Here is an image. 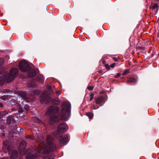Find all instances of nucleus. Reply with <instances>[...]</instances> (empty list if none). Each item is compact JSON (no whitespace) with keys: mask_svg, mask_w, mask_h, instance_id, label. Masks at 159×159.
Instances as JSON below:
<instances>
[{"mask_svg":"<svg viewBox=\"0 0 159 159\" xmlns=\"http://www.w3.org/2000/svg\"><path fill=\"white\" fill-rule=\"evenodd\" d=\"M61 91H57L56 92V93L57 96H59L61 94Z\"/></svg>","mask_w":159,"mask_h":159,"instance_id":"obj_31","label":"nucleus"},{"mask_svg":"<svg viewBox=\"0 0 159 159\" xmlns=\"http://www.w3.org/2000/svg\"><path fill=\"white\" fill-rule=\"evenodd\" d=\"M121 75V74L120 73H117L115 76L116 78H117L119 77Z\"/></svg>","mask_w":159,"mask_h":159,"instance_id":"obj_28","label":"nucleus"},{"mask_svg":"<svg viewBox=\"0 0 159 159\" xmlns=\"http://www.w3.org/2000/svg\"><path fill=\"white\" fill-rule=\"evenodd\" d=\"M19 68L23 72L29 73L28 76L32 78L37 74L38 69L31 68L27 62L21 61L19 65Z\"/></svg>","mask_w":159,"mask_h":159,"instance_id":"obj_5","label":"nucleus"},{"mask_svg":"<svg viewBox=\"0 0 159 159\" xmlns=\"http://www.w3.org/2000/svg\"><path fill=\"white\" fill-rule=\"evenodd\" d=\"M36 80L37 81L41 84H43L44 82L43 77L41 75H39L37 76Z\"/></svg>","mask_w":159,"mask_h":159,"instance_id":"obj_10","label":"nucleus"},{"mask_svg":"<svg viewBox=\"0 0 159 159\" xmlns=\"http://www.w3.org/2000/svg\"><path fill=\"white\" fill-rule=\"evenodd\" d=\"M2 98H6V97H5H5L3 96V97H2Z\"/></svg>","mask_w":159,"mask_h":159,"instance_id":"obj_41","label":"nucleus"},{"mask_svg":"<svg viewBox=\"0 0 159 159\" xmlns=\"http://www.w3.org/2000/svg\"><path fill=\"white\" fill-rule=\"evenodd\" d=\"M140 49H143L144 48L142 46H139L138 47Z\"/></svg>","mask_w":159,"mask_h":159,"instance_id":"obj_33","label":"nucleus"},{"mask_svg":"<svg viewBox=\"0 0 159 159\" xmlns=\"http://www.w3.org/2000/svg\"><path fill=\"white\" fill-rule=\"evenodd\" d=\"M8 113V112L7 111H2V112H1V114L2 116H5L6 114H7Z\"/></svg>","mask_w":159,"mask_h":159,"instance_id":"obj_19","label":"nucleus"},{"mask_svg":"<svg viewBox=\"0 0 159 159\" xmlns=\"http://www.w3.org/2000/svg\"><path fill=\"white\" fill-rule=\"evenodd\" d=\"M12 117V116H10L8 117L7 119V123L9 124L11 123V120Z\"/></svg>","mask_w":159,"mask_h":159,"instance_id":"obj_13","label":"nucleus"},{"mask_svg":"<svg viewBox=\"0 0 159 159\" xmlns=\"http://www.w3.org/2000/svg\"><path fill=\"white\" fill-rule=\"evenodd\" d=\"M116 65V63H113L111 64L110 65V66L111 68H114L115 67V66Z\"/></svg>","mask_w":159,"mask_h":159,"instance_id":"obj_26","label":"nucleus"},{"mask_svg":"<svg viewBox=\"0 0 159 159\" xmlns=\"http://www.w3.org/2000/svg\"><path fill=\"white\" fill-rule=\"evenodd\" d=\"M19 129H20V131L21 132V130H22V129H21V128H19Z\"/></svg>","mask_w":159,"mask_h":159,"instance_id":"obj_39","label":"nucleus"},{"mask_svg":"<svg viewBox=\"0 0 159 159\" xmlns=\"http://www.w3.org/2000/svg\"><path fill=\"white\" fill-rule=\"evenodd\" d=\"M129 70H126L123 73L122 75H125L127 74V73H129Z\"/></svg>","mask_w":159,"mask_h":159,"instance_id":"obj_23","label":"nucleus"},{"mask_svg":"<svg viewBox=\"0 0 159 159\" xmlns=\"http://www.w3.org/2000/svg\"><path fill=\"white\" fill-rule=\"evenodd\" d=\"M94 94L93 93L91 94L90 95V101H91L94 98Z\"/></svg>","mask_w":159,"mask_h":159,"instance_id":"obj_20","label":"nucleus"},{"mask_svg":"<svg viewBox=\"0 0 159 159\" xmlns=\"http://www.w3.org/2000/svg\"><path fill=\"white\" fill-rule=\"evenodd\" d=\"M3 144L6 147L10 155V159H17L18 154L17 151L11 148L10 144L7 141L3 142ZM11 148H12L11 147Z\"/></svg>","mask_w":159,"mask_h":159,"instance_id":"obj_6","label":"nucleus"},{"mask_svg":"<svg viewBox=\"0 0 159 159\" xmlns=\"http://www.w3.org/2000/svg\"><path fill=\"white\" fill-rule=\"evenodd\" d=\"M47 88L48 89L49 91L50 92H52V90L51 88V87L49 86H48L47 87Z\"/></svg>","mask_w":159,"mask_h":159,"instance_id":"obj_29","label":"nucleus"},{"mask_svg":"<svg viewBox=\"0 0 159 159\" xmlns=\"http://www.w3.org/2000/svg\"><path fill=\"white\" fill-rule=\"evenodd\" d=\"M55 136L57 137H59V141L61 144L63 145H66L68 143V137L66 135L59 136L57 134L55 135Z\"/></svg>","mask_w":159,"mask_h":159,"instance_id":"obj_9","label":"nucleus"},{"mask_svg":"<svg viewBox=\"0 0 159 159\" xmlns=\"http://www.w3.org/2000/svg\"><path fill=\"white\" fill-rule=\"evenodd\" d=\"M136 81V79L134 78H130L127 81V82L129 83H134Z\"/></svg>","mask_w":159,"mask_h":159,"instance_id":"obj_12","label":"nucleus"},{"mask_svg":"<svg viewBox=\"0 0 159 159\" xmlns=\"http://www.w3.org/2000/svg\"><path fill=\"white\" fill-rule=\"evenodd\" d=\"M6 135L5 133H2L1 134V137L2 138H4L6 137Z\"/></svg>","mask_w":159,"mask_h":159,"instance_id":"obj_21","label":"nucleus"},{"mask_svg":"<svg viewBox=\"0 0 159 159\" xmlns=\"http://www.w3.org/2000/svg\"><path fill=\"white\" fill-rule=\"evenodd\" d=\"M0 159H8V158L7 157H3L2 158H0Z\"/></svg>","mask_w":159,"mask_h":159,"instance_id":"obj_37","label":"nucleus"},{"mask_svg":"<svg viewBox=\"0 0 159 159\" xmlns=\"http://www.w3.org/2000/svg\"><path fill=\"white\" fill-rule=\"evenodd\" d=\"M104 99L103 97L101 96L96 99V103L99 104L102 102H104Z\"/></svg>","mask_w":159,"mask_h":159,"instance_id":"obj_11","label":"nucleus"},{"mask_svg":"<svg viewBox=\"0 0 159 159\" xmlns=\"http://www.w3.org/2000/svg\"><path fill=\"white\" fill-rule=\"evenodd\" d=\"M101 93H103L104 92H102Z\"/></svg>","mask_w":159,"mask_h":159,"instance_id":"obj_40","label":"nucleus"},{"mask_svg":"<svg viewBox=\"0 0 159 159\" xmlns=\"http://www.w3.org/2000/svg\"><path fill=\"white\" fill-rule=\"evenodd\" d=\"M36 86L37 84H36L34 82H31L29 84V86L32 88H34L36 87Z\"/></svg>","mask_w":159,"mask_h":159,"instance_id":"obj_16","label":"nucleus"},{"mask_svg":"<svg viewBox=\"0 0 159 159\" xmlns=\"http://www.w3.org/2000/svg\"><path fill=\"white\" fill-rule=\"evenodd\" d=\"M4 60L3 58H0V66L3 63ZM18 73V70L15 68H12L8 74H7L0 68V85L4 82L9 83L12 81L17 76Z\"/></svg>","mask_w":159,"mask_h":159,"instance_id":"obj_4","label":"nucleus"},{"mask_svg":"<svg viewBox=\"0 0 159 159\" xmlns=\"http://www.w3.org/2000/svg\"><path fill=\"white\" fill-rule=\"evenodd\" d=\"M98 107L97 108H95V107L93 105L91 107V108L93 109H97L98 108Z\"/></svg>","mask_w":159,"mask_h":159,"instance_id":"obj_34","label":"nucleus"},{"mask_svg":"<svg viewBox=\"0 0 159 159\" xmlns=\"http://www.w3.org/2000/svg\"><path fill=\"white\" fill-rule=\"evenodd\" d=\"M149 53H150V52H150V51H149Z\"/></svg>","mask_w":159,"mask_h":159,"instance_id":"obj_42","label":"nucleus"},{"mask_svg":"<svg viewBox=\"0 0 159 159\" xmlns=\"http://www.w3.org/2000/svg\"><path fill=\"white\" fill-rule=\"evenodd\" d=\"M49 92L47 91H44L40 96V102L42 104H45L49 102L51 99L48 94Z\"/></svg>","mask_w":159,"mask_h":159,"instance_id":"obj_7","label":"nucleus"},{"mask_svg":"<svg viewBox=\"0 0 159 159\" xmlns=\"http://www.w3.org/2000/svg\"><path fill=\"white\" fill-rule=\"evenodd\" d=\"M105 67L107 68V69L108 70H109L110 69V66L108 65V64H107L105 65Z\"/></svg>","mask_w":159,"mask_h":159,"instance_id":"obj_32","label":"nucleus"},{"mask_svg":"<svg viewBox=\"0 0 159 159\" xmlns=\"http://www.w3.org/2000/svg\"><path fill=\"white\" fill-rule=\"evenodd\" d=\"M40 143L43 145H40L38 147L33 148L30 147L25 151L27 143L24 141H22L18 147V150L21 155H25L26 159H36L42 154L45 155L49 152L57 150L58 148L53 143V139L50 135H47L46 138V143L44 142V138L41 137Z\"/></svg>","mask_w":159,"mask_h":159,"instance_id":"obj_1","label":"nucleus"},{"mask_svg":"<svg viewBox=\"0 0 159 159\" xmlns=\"http://www.w3.org/2000/svg\"><path fill=\"white\" fill-rule=\"evenodd\" d=\"M61 106L62 109L59 115H57L59 111L57 107L51 106L48 108L47 113L49 116V122L51 124H53L56 122H59L60 120H67L66 116L70 111V104L69 102H63Z\"/></svg>","mask_w":159,"mask_h":159,"instance_id":"obj_2","label":"nucleus"},{"mask_svg":"<svg viewBox=\"0 0 159 159\" xmlns=\"http://www.w3.org/2000/svg\"><path fill=\"white\" fill-rule=\"evenodd\" d=\"M88 89L90 90H92L93 89V87L91 86H89L88 87Z\"/></svg>","mask_w":159,"mask_h":159,"instance_id":"obj_30","label":"nucleus"},{"mask_svg":"<svg viewBox=\"0 0 159 159\" xmlns=\"http://www.w3.org/2000/svg\"><path fill=\"white\" fill-rule=\"evenodd\" d=\"M86 115L89 117V119L92 118L93 116V114L91 112L87 113L86 114Z\"/></svg>","mask_w":159,"mask_h":159,"instance_id":"obj_17","label":"nucleus"},{"mask_svg":"<svg viewBox=\"0 0 159 159\" xmlns=\"http://www.w3.org/2000/svg\"><path fill=\"white\" fill-rule=\"evenodd\" d=\"M32 120L35 122L39 123L40 121V119L36 117H33Z\"/></svg>","mask_w":159,"mask_h":159,"instance_id":"obj_15","label":"nucleus"},{"mask_svg":"<svg viewBox=\"0 0 159 159\" xmlns=\"http://www.w3.org/2000/svg\"><path fill=\"white\" fill-rule=\"evenodd\" d=\"M12 133V132H10L9 133V135L10 136H11V137H14V135H15V133H13L12 134H11Z\"/></svg>","mask_w":159,"mask_h":159,"instance_id":"obj_27","label":"nucleus"},{"mask_svg":"<svg viewBox=\"0 0 159 159\" xmlns=\"http://www.w3.org/2000/svg\"><path fill=\"white\" fill-rule=\"evenodd\" d=\"M39 91L36 90H32L31 94L32 95H36L39 94Z\"/></svg>","mask_w":159,"mask_h":159,"instance_id":"obj_14","label":"nucleus"},{"mask_svg":"<svg viewBox=\"0 0 159 159\" xmlns=\"http://www.w3.org/2000/svg\"><path fill=\"white\" fill-rule=\"evenodd\" d=\"M25 137L26 138L29 139L31 140H33L34 139V137L32 135L26 136Z\"/></svg>","mask_w":159,"mask_h":159,"instance_id":"obj_18","label":"nucleus"},{"mask_svg":"<svg viewBox=\"0 0 159 159\" xmlns=\"http://www.w3.org/2000/svg\"><path fill=\"white\" fill-rule=\"evenodd\" d=\"M149 43H150V44L151 43V42H149Z\"/></svg>","mask_w":159,"mask_h":159,"instance_id":"obj_43","label":"nucleus"},{"mask_svg":"<svg viewBox=\"0 0 159 159\" xmlns=\"http://www.w3.org/2000/svg\"><path fill=\"white\" fill-rule=\"evenodd\" d=\"M68 128L67 125L65 123L59 124L57 127V131L60 134H63L66 132Z\"/></svg>","mask_w":159,"mask_h":159,"instance_id":"obj_8","label":"nucleus"},{"mask_svg":"<svg viewBox=\"0 0 159 159\" xmlns=\"http://www.w3.org/2000/svg\"><path fill=\"white\" fill-rule=\"evenodd\" d=\"M158 7V4L156 3L153 6V9H157Z\"/></svg>","mask_w":159,"mask_h":159,"instance_id":"obj_22","label":"nucleus"},{"mask_svg":"<svg viewBox=\"0 0 159 159\" xmlns=\"http://www.w3.org/2000/svg\"><path fill=\"white\" fill-rule=\"evenodd\" d=\"M15 122V120L13 118H12V120H11V123L12 122L13 123H14Z\"/></svg>","mask_w":159,"mask_h":159,"instance_id":"obj_35","label":"nucleus"},{"mask_svg":"<svg viewBox=\"0 0 159 159\" xmlns=\"http://www.w3.org/2000/svg\"><path fill=\"white\" fill-rule=\"evenodd\" d=\"M14 97L15 98H11V103L16 105L18 107V111L20 114L22 112V107L27 111L28 110L31 105V102L34 100V98H28L24 92L21 91L19 92L18 95L15 94Z\"/></svg>","mask_w":159,"mask_h":159,"instance_id":"obj_3","label":"nucleus"},{"mask_svg":"<svg viewBox=\"0 0 159 159\" xmlns=\"http://www.w3.org/2000/svg\"><path fill=\"white\" fill-rule=\"evenodd\" d=\"M11 37H12V35L11 34H10L6 36V39H11Z\"/></svg>","mask_w":159,"mask_h":159,"instance_id":"obj_24","label":"nucleus"},{"mask_svg":"<svg viewBox=\"0 0 159 159\" xmlns=\"http://www.w3.org/2000/svg\"><path fill=\"white\" fill-rule=\"evenodd\" d=\"M3 104L2 103H0V108L3 107Z\"/></svg>","mask_w":159,"mask_h":159,"instance_id":"obj_36","label":"nucleus"},{"mask_svg":"<svg viewBox=\"0 0 159 159\" xmlns=\"http://www.w3.org/2000/svg\"><path fill=\"white\" fill-rule=\"evenodd\" d=\"M59 103V99L58 98L56 100L55 102H54V103L56 105H57Z\"/></svg>","mask_w":159,"mask_h":159,"instance_id":"obj_25","label":"nucleus"},{"mask_svg":"<svg viewBox=\"0 0 159 159\" xmlns=\"http://www.w3.org/2000/svg\"><path fill=\"white\" fill-rule=\"evenodd\" d=\"M48 159H54L52 157H49Z\"/></svg>","mask_w":159,"mask_h":159,"instance_id":"obj_38","label":"nucleus"}]
</instances>
